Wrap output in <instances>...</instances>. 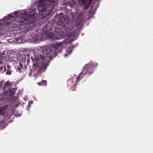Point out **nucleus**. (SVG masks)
Here are the masks:
<instances>
[{"instance_id": "f257e3e1", "label": "nucleus", "mask_w": 153, "mask_h": 153, "mask_svg": "<svg viewBox=\"0 0 153 153\" xmlns=\"http://www.w3.org/2000/svg\"><path fill=\"white\" fill-rule=\"evenodd\" d=\"M18 13L17 11H15L13 14L15 17H16L15 19L17 25L19 27L21 28V29L23 30V32L26 33L34 28L36 26L35 22L37 21V16L38 15L37 13L34 11L28 14L25 12L23 15L17 17Z\"/></svg>"}, {"instance_id": "f03ea898", "label": "nucleus", "mask_w": 153, "mask_h": 153, "mask_svg": "<svg viewBox=\"0 0 153 153\" xmlns=\"http://www.w3.org/2000/svg\"><path fill=\"white\" fill-rule=\"evenodd\" d=\"M55 6V0H39L37 6L39 13L38 17L44 19L48 16L52 15V12Z\"/></svg>"}, {"instance_id": "7ed1b4c3", "label": "nucleus", "mask_w": 153, "mask_h": 153, "mask_svg": "<svg viewBox=\"0 0 153 153\" xmlns=\"http://www.w3.org/2000/svg\"><path fill=\"white\" fill-rule=\"evenodd\" d=\"M62 50L61 48H59L58 47L56 49V52H53L52 47L47 46L41 48L40 51H39V54L42 60L45 61L54 58L57 55V53L61 52Z\"/></svg>"}, {"instance_id": "20e7f679", "label": "nucleus", "mask_w": 153, "mask_h": 153, "mask_svg": "<svg viewBox=\"0 0 153 153\" xmlns=\"http://www.w3.org/2000/svg\"><path fill=\"white\" fill-rule=\"evenodd\" d=\"M97 64L95 63L90 62L85 65L83 67V70L79 75L77 78L76 80L78 82L82 78L83 75L85 74H91L93 72V68L97 66Z\"/></svg>"}, {"instance_id": "39448f33", "label": "nucleus", "mask_w": 153, "mask_h": 153, "mask_svg": "<svg viewBox=\"0 0 153 153\" xmlns=\"http://www.w3.org/2000/svg\"><path fill=\"white\" fill-rule=\"evenodd\" d=\"M43 31L44 34L47 36L48 38L52 41L59 40L61 38L59 33L55 31L52 29H46L45 28L43 29Z\"/></svg>"}, {"instance_id": "423d86ee", "label": "nucleus", "mask_w": 153, "mask_h": 153, "mask_svg": "<svg viewBox=\"0 0 153 153\" xmlns=\"http://www.w3.org/2000/svg\"><path fill=\"white\" fill-rule=\"evenodd\" d=\"M66 16H60L55 19V20L56 22V24L58 25H62L66 20Z\"/></svg>"}, {"instance_id": "0eeeda50", "label": "nucleus", "mask_w": 153, "mask_h": 153, "mask_svg": "<svg viewBox=\"0 0 153 153\" xmlns=\"http://www.w3.org/2000/svg\"><path fill=\"white\" fill-rule=\"evenodd\" d=\"M16 90L15 88H13L12 89H8L7 90L5 91L4 92V95L5 96H7L8 95H13L15 94V92Z\"/></svg>"}, {"instance_id": "6e6552de", "label": "nucleus", "mask_w": 153, "mask_h": 153, "mask_svg": "<svg viewBox=\"0 0 153 153\" xmlns=\"http://www.w3.org/2000/svg\"><path fill=\"white\" fill-rule=\"evenodd\" d=\"M11 86V83L8 81L5 82L4 84V86L3 87V93L4 94V92L5 91L7 90L8 89H10Z\"/></svg>"}, {"instance_id": "1a4fd4ad", "label": "nucleus", "mask_w": 153, "mask_h": 153, "mask_svg": "<svg viewBox=\"0 0 153 153\" xmlns=\"http://www.w3.org/2000/svg\"><path fill=\"white\" fill-rule=\"evenodd\" d=\"M8 105H6L4 106H1L0 107V114L4 115V114L5 111L6 109L8 107Z\"/></svg>"}, {"instance_id": "9d476101", "label": "nucleus", "mask_w": 153, "mask_h": 153, "mask_svg": "<svg viewBox=\"0 0 153 153\" xmlns=\"http://www.w3.org/2000/svg\"><path fill=\"white\" fill-rule=\"evenodd\" d=\"M95 4V2L93 3L91 7V9L89 12V13L93 14L95 12L96 10L97 9V7L96 6H94Z\"/></svg>"}, {"instance_id": "9b49d317", "label": "nucleus", "mask_w": 153, "mask_h": 153, "mask_svg": "<svg viewBox=\"0 0 153 153\" xmlns=\"http://www.w3.org/2000/svg\"><path fill=\"white\" fill-rule=\"evenodd\" d=\"M7 126L6 123L4 120H1L0 122V128L1 129H4Z\"/></svg>"}, {"instance_id": "f8f14e48", "label": "nucleus", "mask_w": 153, "mask_h": 153, "mask_svg": "<svg viewBox=\"0 0 153 153\" xmlns=\"http://www.w3.org/2000/svg\"><path fill=\"white\" fill-rule=\"evenodd\" d=\"M6 67L7 68V69L6 74L7 75H10L12 73V71L10 69V66L9 65H7L6 66Z\"/></svg>"}, {"instance_id": "ddd939ff", "label": "nucleus", "mask_w": 153, "mask_h": 153, "mask_svg": "<svg viewBox=\"0 0 153 153\" xmlns=\"http://www.w3.org/2000/svg\"><path fill=\"white\" fill-rule=\"evenodd\" d=\"M39 86H45L47 85V81L46 80H42L40 82L37 83Z\"/></svg>"}, {"instance_id": "4468645a", "label": "nucleus", "mask_w": 153, "mask_h": 153, "mask_svg": "<svg viewBox=\"0 0 153 153\" xmlns=\"http://www.w3.org/2000/svg\"><path fill=\"white\" fill-rule=\"evenodd\" d=\"M92 0H89V2L86 4H85V5L84 6L83 10H85L88 8L90 5Z\"/></svg>"}, {"instance_id": "2eb2a0df", "label": "nucleus", "mask_w": 153, "mask_h": 153, "mask_svg": "<svg viewBox=\"0 0 153 153\" xmlns=\"http://www.w3.org/2000/svg\"><path fill=\"white\" fill-rule=\"evenodd\" d=\"M18 66L21 68H22V69H23L24 70H25L27 68V67L25 66V65L24 67H23V65L22 64V63H21L20 62L19 63V65H18Z\"/></svg>"}, {"instance_id": "dca6fc26", "label": "nucleus", "mask_w": 153, "mask_h": 153, "mask_svg": "<svg viewBox=\"0 0 153 153\" xmlns=\"http://www.w3.org/2000/svg\"><path fill=\"white\" fill-rule=\"evenodd\" d=\"M46 67L44 65H41L39 69V70L41 71H42V70L44 69H46Z\"/></svg>"}, {"instance_id": "f3484780", "label": "nucleus", "mask_w": 153, "mask_h": 153, "mask_svg": "<svg viewBox=\"0 0 153 153\" xmlns=\"http://www.w3.org/2000/svg\"><path fill=\"white\" fill-rule=\"evenodd\" d=\"M82 4H85L89 2V0H81Z\"/></svg>"}, {"instance_id": "a211bd4d", "label": "nucleus", "mask_w": 153, "mask_h": 153, "mask_svg": "<svg viewBox=\"0 0 153 153\" xmlns=\"http://www.w3.org/2000/svg\"><path fill=\"white\" fill-rule=\"evenodd\" d=\"M77 30H75L72 33H71V34H70V35L71 36H73L74 35H75V33L76 32V31Z\"/></svg>"}, {"instance_id": "6ab92c4d", "label": "nucleus", "mask_w": 153, "mask_h": 153, "mask_svg": "<svg viewBox=\"0 0 153 153\" xmlns=\"http://www.w3.org/2000/svg\"><path fill=\"white\" fill-rule=\"evenodd\" d=\"M17 68L20 73H21L22 71V69L20 67H19V66H17Z\"/></svg>"}, {"instance_id": "aec40b11", "label": "nucleus", "mask_w": 153, "mask_h": 153, "mask_svg": "<svg viewBox=\"0 0 153 153\" xmlns=\"http://www.w3.org/2000/svg\"><path fill=\"white\" fill-rule=\"evenodd\" d=\"M3 82L0 81V88L2 87L3 85Z\"/></svg>"}, {"instance_id": "412c9836", "label": "nucleus", "mask_w": 153, "mask_h": 153, "mask_svg": "<svg viewBox=\"0 0 153 153\" xmlns=\"http://www.w3.org/2000/svg\"><path fill=\"white\" fill-rule=\"evenodd\" d=\"M3 30H0V35H1V34H6V33H2L1 32V31H2Z\"/></svg>"}, {"instance_id": "4be33fe9", "label": "nucleus", "mask_w": 153, "mask_h": 153, "mask_svg": "<svg viewBox=\"0 0 153 153\" xmlns=\"http://www.w3.org/2000/svg\"><path fill=\"white\" fill-rule=\"evenodd\" d=\"M57 45L58 47H60L61 45V44L60 43H58Z\"/></svg>"}, {"instance_id": "5701e85b", "label": "nucleus", "mask_w": 153, "mask_h": 153, "mask_svg": "<svg viewBox=\"0 0 153 153\" xmlns=\"http://www.w3.org/2000/svg\"><path fill=\"white\" fill-rule=\"evenodd\" d=\"M3 68L2 66H0V71H1L3 70Z\"/></svg>"}, {"instance_id": "b1692460", "label": "nucleus", "mask_w": 153, "mask_h": 153, "mask_svg": "<svg viewBox=\"0 0 153 153\" xmlns=\"http://www.w3.org/2000/svg\"><path fill=\"white\" fill-rule=\"evenodd\" d=\"M6 70L7 69H6V67L5 66H4V71H6Z\"/></svg>"}, {"instance_id": "393cba45", "label": "nucleus", "mask_w": 153, "mask_h": 153, "mask_svg": "<svg viewBox=\"0 0 153 153\" xmlns=\"http://www.w3.org/2000/svg\"><path fill=\"white\" fill-rule=\"evenodd\" d=\"M85 19V17H84L83 18H82V21H83Z\"/></svg>"}, {"instance_id": "a878e982", "label": "nucleus", "mask_w": 153, "mask_h": 153, "mask_svg": "<svg viewBox=\"0 0 153 153\" xmlns=\"http://www.w3.org/2000/svg\"><path fill=\"white\" fill-rule=\"evenodd\" d=\"M3 63V62L1 60H0V64Z\"/></svg>"}, {"instance_id": "bb28decb", "label": "nucleus", "mask_w": 153, "mask_h": 153, "mask_svg": "<svg viewBox=\"0 0 153 153\" xmlns=\"http://www.w3.org/2000/svg\"><path fill=\"white\" fill-rule=\"evenodd\" d=\"M64 55L65 56H68V55L67 54H65Z\"/></svg>"}, {"instance_id": "cd10ccee", "label": "nucleus", "mask_w": 153, "mask_h": 153, "mask_svg": "<svg viewBox=\"0 0 153 153\" xmlns=\"http://www.w3.org/2000/svg\"><path fill=\"white\" fill-rule=\"evenodd\" d=\"M76 83H75V84H74V85L73 86H76Z\"/></svg>"}, {"instance_id": "c85d7f7f", "label": "nucleus", "mask_w": 153, "mask_h": 153, "mask_svg": "<svg viewBox=\"0 0 153 153\" xmlns=\"http://www.w3.org/2000/svg\"><path fill=\"white\" fill-rule=\"evenodd\" d=\"M71 41H73V40H70V42H71Z\"/></svg>"}, {"instance_id": "c756f323", "label": "nucleus", "mask_w": 153, "mask_h": 153, "mask_svg": "<svg viewBox=\"0 0 153 153\" xmlns=\"http://www.w3.org/2000/svg\"><path fill=\"white\" fill-rule=\"evenodd\" d=\"M1 23L0 22V26H1Z\"/></svg>"}, {"instance_id": "7c9ffc66", "label": "nucleus", "mask_w": 153, "mask_h": 153, "mask_svg": "<svg viewBox=\"0 0 153 153\" xmlns=\"http://www.w3.org/2000/svg\"><path fill=\"white\" fill-rule=\"evenodd\" d=\"M11 16V14H10V15L9 16H10V17L11 16Z\"/></svg>"}, {"instance_id": "2f4dec72", "label": "nucleus", "mask_w": 153, "mask_h": 153, "mask_svg": "<svg viewBox=\"0 0 153 153\" xmlns=\"http://www.w3.org/2000/svg\"><path fill=\"white\" fill-rule=\"evenodd\" d=\"M63 26H65V25H63Z\"/></svg>"}, {"instance_id": "473e14b6", "label": "nucleus", "mask_w": 153, "mask_h": 153, "mask_svg": "<svg viewBox=\"0 0 153 153\" xmlns=\"http://www.w3.org/2000/svg\"><path fill=\"white\" fill-rule=\"evenodd\" d=\"M50 22V21H49V22H48L49 24H50V23H49V22Z\"/></svg>"}]
</instances>
